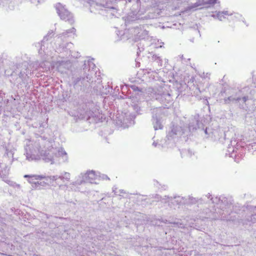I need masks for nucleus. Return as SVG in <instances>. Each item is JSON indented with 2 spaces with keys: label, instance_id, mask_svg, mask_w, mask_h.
I'll list each match as a JSON object with an SVG mask.
<instances>
[{
  "label": "nucleus",
  "instance_id": "1",
  "mask_svg": "<svg viewBox=\"0 0 256 256\" xmlns=\"http://www.w3.org/2000/svg\"><path fill=\"white\" fill-rule=\"evenodd\" d=\"M54 142L40 137L34 142H29L25 147L26 160H38L40 158L51 164L68 160V156L62 148H54Z\"/></svg>",
  "mask_w": 256,
  "mask_h": 256
},
{
  "label": "nucleus",
  "instance_id": "2",
  "mask_svg": "<svg viewBox=\"0 0 256 256\" xmlns=\"http://www.w3.org/2000/svg\"><path fill=\"white\" fill-rule=\"evenodd\" d=\"M88 64L89 66L88 69V73L86 72L88 68L86 66V64H84V76L82 78H78L74 81V86L78 84L80 86L82 85L83 86H88V84H92L94 82V78L92 76L96 74L94 68H96L94 64L91 60H88Z\"/></svg>",
  "mask_w": 256,
  "mask_h": 256
},
{
  "label": "nucleus",
  "instance_id": "3",
  "mask_svg": "<svg viewBox=\"0 0 256 256\" xmlns=\"http://www.w3.org/2000/svg\"><path fill=\"white\" fill-rule=\"evenodd\" d=\"M184 133V130L179 126H172L168 132L164 143L162 144V147L172 148L174 145V139L180 137Z\"/></svg>",
  "mask_w": 256,
  "mask_h": 256
},
{
  "label": "nucleus",
  "instance_id": "4",
  "mask_svg": "<svg viewBox=\"0 0 256 256\" xmlns=\"http://www.w3.org/2000/svg\"><path fill=\"white\" fill-rule=\"evenodd\" d=\"M229 96L224 99V102L226 104L231 102H239L240 104H242V106L248 100V97L244 96L242 90L238 88H232L228 92Z\"/></svg>",
  "mask_w": 256,
  "mask_h": 256
},
{
  "label": "nucleus",
  "instance_id": "5",
  "mask_svg": "<svg viewBox=\"0 0 256 256\" xmlns=\"http://www.w3.org/2000/svg\"><path fill=\"white\" fill-rule=\"evenodd\" d=\"M210 200L212 203L216 204L218 206L217 207L220 208L222 211V213L220 212L222 214L221 218L224 220H228L226 215L227 214H229L230 212L231 211L232 208V204H228V200L225 198H222V200L218 197L215 198H211Z\"/></svg>",
  "mask_w": 256,
  "mask_h": 256
},
{
  "label": "nucleus",
  "instance_id": "6",
  "mask_svg": "<svg viewBox=\"0 0 256 256\" xmlns=\"http://www.w3.org/2000/svg\"><path fill=\"white\" fill-rule=\"evenodd\" d=\"M25 178H29L30 180H29V182L30 183H34L35 184H36V182H34L33 180H41L42 178H46V180H50L52 181H56L58 178L60 179L63 182H64V180L67 181H69L70 180V174L68 172H64L63 175L58 176H52L46 177L45 176L42 175H25Z\"/></svg>",
  "mask_w": 256,
  "mask_h": 256
},
{
  "label": "nucleus",
  "instance_id": "7",
  "mask_svg": "<svg viewBox=\"0 0 256 256\" xmlns=\"http://www.w3.org/2000/svg\"><path fill=\"white\" fill-rule=\"evenodd\" d=\"M80 178L81 180H78L74 182V184L80 185L84 182H90V184H98V176L94 170L87 172L85 174H81Z\"/></svg>",
  "mask_w": 256,
  "mask_h": 256
},
{
  "label": "nucleus",
  "instance_id": "8",
  "mask_svg": "<svg viewBox=\"0 0 256 256\" xmlns=\"http://www.w3.org/2000/svg\"><path fill=\"white\" fill-rule=\"evenodd\" d=\"M56 8L61 20L68 22L70 24L74 22L72 14L65 8V6L58 3L56 6Z\"/></svg>",
  "mask_w": 256,
  "mask_h": 256
},
{
  "label": "nucleus",
  "instance_id": "9",
  "mask_svg": "<svg viewBox=\"0 0 256 256\" xmlns=\"http://www.w3.org/2000/svg\"><path fill=\"white\" fill-rule=\"evenodd\" d=\"M152 114V122L155 130H162L163 128L162 120L160 117L162 114L160 108H155L151 110Z\"/></svg>",
  "mask_w": 256,
  "mask_h": 256
},
{
  "label": "nucleus",
  "instance_id": "10",
  "mask_svg": "<svg viewBox=\"0 0 256 256\" xmlns=\"http://www.w3.org/2000/svg\"><path fill=\"white\" fill-rule=\"evenodd\" d=\"M164 197L168 198V200L167 201L164 202L163 200H165V198H162L161 200L162 202L165 203L168 202V206L171 208H174L175 206L184 204V197L180 196H174V198L166 196H164Z\"/></svg>",
  "mask_w": 256,
  "mask_h": 256
},
{
  "label": "nucleus",
  "instance_id": "11",
  "mask_svg": "<svg viewBox=\"0 0 256 256\" xmlns=\"http://www.w3.org/2000/svg\"><path fill=\"white\" fill-rule=\"evenodd\" d=\"M218 0H198L194 4H192L188 6V9L189 10H198L201 9L202 6H204L206 4H214L217 2Z\"/></svg>",
  "mask_w": 256,
  "mask_h": 256
},
{
  "label": "nucleus",
  "instance_id": "12",
  "mask_svg": "<svg viewBox=\"0 0 256 256\" xmlns=\"http://www.w3.org/2000/svg\"><path fill=\"white\" fill-rule=\"evenodd\" d=\"M156 98L166 106L172 100L171 95L167 92H159L156 94Z\"/></svg>",
  "mask_w": 256,
  "mask_h": 256
},
{
  "label": "nucleus",
  "instance_id": "13",
  "mask_svg": "<svg viewBox=\"0 0 256 256\" xmlns=\"http://www.w3.org/2000/svg\"><path fill=\"white\" fill-rule=\"evenodd\" d=\"M57 69L61 73H64L71 66V64L69 61L58 62L56 64Z\"/></svg>",
  "mask_w": 256,
  "mask_h": 256
},
{
  "label": "nucleus",
  "instance_id": "14",
  "mask_svg": "<svg viewBox=\"0 0 256 256\" xmlns=\"http://www.w3.org/2000/svg\"><path fill=\"white\" fill-rule=\"evenodd\" d=\"M137 36L140 39L145 38L148 35V32L144 28V26H140L135 30Z\"/></svg>",
  "mask_w": 256,
  "mask_h": 256
},
{
  "label": "nucleus",
  "instance_id": "15",
  "mask_svg": "<svg viewBox=\"0 0 256 256\" xmlns=\"http://www.w3.org/2000/svg\"><path fill=\"white\" fill-rule=\"evenodd\" d=\"M238 142L236 140H231L230 145H229L228 148V152L230 153V156H232V154L234 152H236V150H238L237 145Z\"/></svg>",
  "mask_w": 256,
  "mask_h": 256
},
{
  "label": "nucleus",
  "instance_id": "16",
  "mask_svg": "<svg viewBox=\"0 0 256 256\" xmlns=\"http://www.w3.org/2000/svg\"><path fill=\"white\" fill-rule=\"evenodd\" d=\"M76 30L74 28L66 30L65 32L60 34L58 35V38H62V36L64 37L70 36L72 35H74L76 34Z\"/></svg>",
  "mask_w": 256,
  "mask_h": 256
},
{
  "label": "nucleus",
  "instance_id": "17",
  "mask_svg": "<svg viewBox=\"0 0 256 256\" xmlns=\"http://www.w3.org/2000/svg\"><path fill=\"white\" fill-rule=\"evenodd\" d=\"M180 154L182 158H190L194 154V152L189 148L183 149L180 151Z\"/></svg>",
  "mask_w": 256,
  "mask_h": 256
},
{
  "label": "nucleus",
  "instance_id": "18",
  "mask_svg": "<svg viewBox=\"0 0 256 256\" xmlns=\"http://www.w3.org/2000/svg\"><path fill=\"white\" fill-rule=\"evenodd\" d=\"M184 204H193L197 203L200 199H198L191 196L184 197Z\"/></svg>",
  "mask_w": 256,
  "mask_h": 256
},
{
  "label": "nucleus",
  "instance_id": "19",
  "mask_svg": "<svg viewBox=\"0 0 256 256\" xmlns=\"http://www.w3.org/2000/svg\"><path fill=\"white\" fill-rule=\"evenodd\" d=\"M40 66L44 70H50V67L53 66L52 64L50 62L46 61V60L41 62L40 64Z\"/></svg>",
  "mask_w": 256,
  "mask_h": 256
},
{
  "label": "nucleus",
  "instance_id": "20",
  "mask_svg": "<svg viewBox=\"0 0 256 256\" xmlns=\"http://www.w3.org/2000/svg\"><path fill=\"white\" fill-rule=\"evenodd\" d=\"M224 15H232V14H229L228 11L226 10L216 12V18L220 21H222L225 18Z\"/></svg>",
  "mask_w": 256,
  "mask_h": 256
},
{
  "label": "nucleus",
  "instance_id": "21",
  "mask_svg": "<svg viewBox=\"0 0 256 256\" xmlns=\"http://www.w3.org/2000/svg\"><path fill=\"white\" fill-rule=\"evenodd\" d=\"M152 59V60L158 63V66H162V61L160 56L156 54H153Z\"/></svg>",
  "mask_w": 256,
  "mask_h": 256
},
{
  "label": "nucleus",
  "instance_id": "22",
  "mask_svg": "<svg viewBox=\"0 0 256 256\" xmlns=\"http://www.w3.org/2000/svg\"><path fill=\"white\" fill-rule=\"evenodd\" d=\"M112 191L116 195L118 196H120L121 194H126V192L124 190H118L117 188L114 187L112 188Z\"/></svg>",
  "mask_w": 256,
  "mask_h": 256
},
{
  "label": "nucleus",
  "instance_id": "23",
  "mask_svg": "<svg viewBox=\"0 0 256 256\" xmlns=\"http://www.w3.org/2000/svg\"><path fill=\"white\" fill-rule=\"evenodd\" d=\"M54 32L53 30H50L48 31L47 35L44 37L43 40H48V37L52 38L54 36Z\"/></svg>",
  "mask_w": 256,
  "mask_h": 256
},
{
  "label": "nucleus",
  "instance_id": "24",
  "mask_svg": "<svg viewBox=\"0 0 256 256\" xmlns=\"http://www.w3.org/2000/svg\"><path fill=\"white\" fill-rule=\"evenodd\" d=\"M5 154H6L8 158H12L14 155V150H9L8 148H6Z\"/></svg>",
  "mask_w": 256,
  "mask_h": 256
},
{
  "label": "nucleus",
  "instance_id": "25",
  "mask_svg": "<svg viewBox=\"0 0 256 256\" xmlns=\"http://www.w3.org/2000/svg\"><path fill=\"white\" fill-rule=\"evenodd\" d=\"M19 79H20L24 83V80L26 78V76H24V73H22V72L19 74Z\"/></svg>",
  "mask_w": 256,
  "mask_h": 256
},
{
  "label": "nucleus",
  "instance_id": "26",
  "mask_svg": "<svg viewBox=\"0 0 256 256\" xmlns=\"http://www.w3.org/2000/svg\"><path fill=\"white\" fill-rule=\"evenodd\" d=\"M86 116H82V118H86L87 120L90 118V117L93 116V113L90 112H86Z\"/></svg>",
  "mask_w": 256,
  "mask_h": 256
},
{
  "label": "nucleus",
  "instance_id": "27",
  "mask_svg": "<svg viewBox=\"0 0 256 256\" xmlns=\"http://www.w3.org/2000/svg\"><path fill=\"white\" fill-rule=\"evenodd\" d=\"M169 223H170V222ZM170 224H173L178 228H184V224L180 222H170Z\"/></svg>",
  "mask_w": 256,
  "mask_h": 256
},
{
  "label": "nucleus",
  "instance_id": "28",
  "mask_svg": "<svg viewBox=\"0 0 256 256\" xmlns=\"http://www.w3.org/2000/svg\"><path fill=\"white\" fill-rule=\"evenodd\" d=\"M70 52H71L72 56L74 58H78V57H79L80 56V54L78 52H72L71 51H70Z\"/></svg>",
  "mask_w": 256,
  "mask_h": 256
},
{
  "label": "nucleus",
  "instance_id": "29",
  "mask_svg": "<svg viewBox=\"0 0 256 256\" xmlns=\"http://www.w3.org/2000/svg\"><path fill=\"white\" fill-rule=\"evenodd\" d=\"M102 178V180H109V178L105 174H102V176L99 175L98 176V180L100 178Z\"/></svg>",
  "mask_w": 256,
  "mask_h": 256
},
{
  "label": "nucleus",
  "instance_id": "30",
  "mask_svg": "<svg viewBox=\"0 0 256 256\" xmlns=\"http://www.w3.org/2000/svg\"><path fill=\"white\" fill-rule=\"evenodd\" d=\"M189 128H190V130H196V126H192V125H190L189 126Z\"/></svg>",
  "mask_w": 256,
  "mask_h": 256
},
{
  "label": "nucleus",
  "instance_id": "31",
  "mask_svg": "<svg viewBox=\"0 0 256 256\" xmlns=\"http://www.w3.org/2000/svg\"><path fill=\"white\" fill-rule=\"evenodd\" d=\"M254 206H251V208H250L251 211L252 212H256V209L254 208Z\"/></svg>",
  "mask_w": 256,
  "mask_h": 256
},
{
  "label": "nucleus",
  "instance_id": "32",
  "mask_svg": "<svg viewBox=\"0 0 256 256\" xmlns=\"http://www.w3.org/2000/svg\"><path fill=\"white\" fill-rule=\"evenodd\" d=\"M215 12V14H214L212 15V16L214 18H216V12Z\"/></svg>",
  "mask_w": 256,
  "mask_h": 256
},
{
  "label": "nucleus",
  "instance_id": "33",
  "mask_svg": "<svg viewBox=\"0 0 256 256\" xmlns=\"http://www.w3.org/2000/svg\"><path fill=\"white\" fill-rule=\"evenodd\" d=\"M256 76V74H254V76H253V81H254V84H255L256 86V80H254V78H255V76Z\"/></svg>",
  "mask_w": 256,
  "mask_h": 256
},
{
  "label": "nucleus",
  "instance_id": "34",
  "mask_svg": "<svg viewBox=\"0 0 256 256\" xmlns=\"http://www.w3.org/2000/svg\"><path fill=\"white\" fill-rule=\"evenodd\" d=\"M72 45V43H68L67 44V46H68L69 48H71V46Z\"/></svg>",
  "mask_w": 256,
  "mask_h": 256
},
{
  "label": "nucleus",
  "instance_id": "35",
  "mask_svg": "<svg viewBox=\"0 0 256 256\" xmlns=\"http://www.w3.org/2000/svg\"><path fill=\"white\" fill-rule=\"evenodd\" d=\"M236 14V16H235V17H236V18H238V16H240V17H241V16H241V15H240V14Z\"/></svg>",
  "mask_w": 256,
  "mask_h": 256
},
{
  "label": "nucleus",
  "instance_id": "36",
  "mask_svg": "<svg viewBox=\"0 0 256 256\" xmlns=\"http://www.w3.org/2000/svg\"><path fill=\"white\" fill-rule=\"evenodd\" d=\"M152 145H153L154 146H157V144H156V142H154L152 143Z\"/></svg>",
  "mask_w": 256,
  "mask_h": 256
},
{
  "label": "nucleus",
  "instance_id": "37",
  "mask_svg": "<svg viewBox=\"0 0 256 256\" xmlns=\"http://www.w3.org/2000/svg\"><path fill=\"white\" fill-rule=\"evenodd\" d=\"M206 196L208 197V198H210L211 197V195L210 194H208Z\"/></svg>",
  "mask_w": 256,
  "mask_h": 256
},
{
  "label": "nucleus",
  "instance_id": "38",
  "mask_svg": "<svg viewBox=\"0 0 256 256\" xmlns=\"http://www.w3.org/2000/svg\"><path fill=\"white\" fill-rule=\"evenodd\" d=\"M194 122H196V125H198V120H194Z\"/></svg>",
  "mask_w": 256,
  "mask_h": 256
},
{
  "label": "nucleus",
  "instance_id": "39",
  "mask_svg": "<svg viewBox=\"0 0 256 256\" xmlns=\"http://www.w3.org/2000/svg\"><path fill=\"white\" fill-rule=\"evenodd\" d=\"M204 132H205L206 134H207V133H208V132H207V128H206V129L205 130Z\"/></svg>",
  "mask_w": 256,
  "mask_h": 256
},
{
  "label": "nucleus",
  "instance_id": "40",
  "mask_svg": "<svg viewBox=\"0 0 256 256\" xmlns=\"http://www.w3.org/2000/svg\"><path fill=\"white\" fill-rule=\"evenodd\" d=\"M162 45H160V46H158V48H162Z\"/></svg>",
  "mask_w": 256,
  "mask_h": 256
},
{
  "label": "nucleus",
  "instance_id": "41",
  "mask_svg": "<svg viewBox=\"0 0 256 256\" xmlns=\"http://www.w3.org/2000/svg\"><path fill=\"white\" fill-rule=\"evenodd\" d=\"M167 222H168V220H166V222H165V223H167Z\"/></svg>",
  "mask_w": 256,
  "mask_h": 256
},
{
  "label": "nucleus",
  "instance_id": "42",
  "mask_svg": "<svg viewBox=\"0 0 256 256\" xmlns=\"http://www.w3.org/2000/svg\"><path fill=\"white\" fill-rule=\"evenodd\" d=\"M254 80H256V76H255Z\"/></svg>",
  "mask_w": 256,
  "mask_h": 256
},
{
  "label": "nucleus",
  "instance_id": "43",
  "mask_svg": "<svg viewBox=\"0 0 256 256\" xmlns=\"http://www.w3.org/2000/svg\"><path fill=\"white\" fill-rule=\"evenodd\" d=\"M254 208L256 209V207H254ZM254 216H256V214H254Z\"/></svg>",
  "mask_w": 256,
  "mask_h": 256
},
{
  "label": "nucleus",
  "instance_id": "44",
  "mask_svg": "<svg viewBox=\"0 0 256 256\" xmlns=\"http://www.w3.org/2000/svg\"><path fill=\"white\" fill-rule=\"evenodd\" d=\"M62 49H64V48L63 46H62Z\"/></svg>",
  "mask_w": 256,
  "mask_h": 256
},
{
  "label": "nucleus",
  "instance_id": "45",
  "mask_svg": "<svg viewBox=\"0 0 256 256\" xmlns=\"http://www.w3.org/2000/svg\"><path fill=\"white\" fill-rule=\"evenodd\" d=\"M38 2H40V0H38Z\"/></svg>",
  "mask_w": 256,
  "mask_h": 256
}]
</instances>
